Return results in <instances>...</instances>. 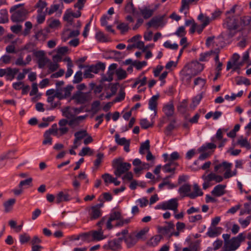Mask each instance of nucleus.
<instances>
[{"instance_id": "obj_12", "label": "nucleus", "mask_w": 251, "mask_h": 251, "mask_svg": "<svg viewBox=\"0 0 251 251\" xmlns=\"http://www.w3.org/2000/svg\"><path fill=\"white\" fill-rule=\"evenodd\" d=\"M163 111L168 118L172 117L175 112V107L172 101H169L163 107Z\"/></svg>"}, {"instance_id": "obj_9", "label": "nucleus", "mask_w": 251, "mask_h": 251, "mask_svg": "<svg viewBox=\"0 0 251 251\" xmlns=\"http://www.w3.org/2000/svg\"><path fill=\"white\" fill-rule=\"evenodd\" d=\"M165 15L157 16L153 17L147 24L148 27H153L157 28L159 26L163 27L166 24L164 20Z\"/></svg>"}, {"instance_id": "obj_7", "label": "nucleus", "mask_w": 251, "mask_h": 251, "mask_svg": "<svg viewBox=\"0 0 251 251\" xmlns=\"http://www.w3.org/2000/svg\"><path fill=\"white\" fill-rule=\"evenodd\" d=\"M178 203L177 199H172L168 201L163 202L161 205H157L156 208H161L163 210H172L176 212Z\"/></svg>"}, {"instance_id": "obj_50", "label": "nucleus", "mask_w": 251, "mask_h": 251, "mask_svg": "<svg viewBox=\"0 0 251 251\" xmlns=\"http://www.w3.org/2000/svg\"><path fill=\"white\" fill-rule=\"evenodd\" d=\"M117 28L120 30L122 34L128 31L129 27L127 24L122 23L117 25Z\"/></svg>"}, {"instance_id": "obj_18", "label": "nucleus", "mask_w": 251, "mask_h": 251, "mask_svg": "<svg viewBox=\"0 0 251 251\" xmlns=\"http://www.w3.org/2000/svg\"><path fill=\"white\" fill-rule=\"evenodd\" d=\"M226 185L219 184L216 186L211 192V194L216 197H220L225 194Z\"/></svg>"}, {"instance_id": "obj_42", "label": "nucleus", "mask_w": 251, "mask_h": 251, "mask_svg": "<svg viewBox=\"0 0 251 251\" xmlns=\"http://www.w3.org/2000/svg\"><path fill=\"white\" fill-rule=\"evenodd\" d=\"M81 240L84 242H89L92 241V237L91 236V232H86L80 234Z\"/></svg>"}, {"instance_id": "obj_55", "label": "nucleus", "mask_w": 251, "mask_h": 251, "mask_svg": "<svg viewBox=\"0 0 251 251\" xmlns=\"http://www.w3.org/2000/svg\"><path fill=\"white\" fill-rule=\"evenodd\" d=\"M170 124L166 127V130L167 131L171 132L175 128V124L176 123V119L173 118L170 120Z\"/></svg>"}, {"instance_id": "obj_46", "label": "nucleus", "mask_w": 251, "mask_h": 251, "mask_svg": "<svg viewBox=\"0 0 251 251\" xmlns=\"http://www.w3.org/2000/svg\"><path fill=\"white\" fill-rule=\"evenodd\" d=\"M251 22V17H243L240 18V25L242 26H245L250 24Z\"/></svg>"}, {"instance_id": "obj_53", "label": "nucleus", "mask_w": 251, "mask_h": 251, "mask_svg": "<svg viewBox=\"0 0 251 251\" xmlns=\"http://www.w3.org/2000/svg\"><path fill=\"white\" fill-rule=\"evenodd\" d=\"M33 55L37 58L38 60L46 56V53L44 50L35 51L33 52Z\"/></svg>"}, {"instance_id": "obj_6", "label": "nucleus", "mask_w": 251, "mask_h": 251, "mask_svg": "<svg viewBox=\"0 0 251 251\" xmlns=\"http://www.w3.org/2000/svg\"><path fill=\"white\" fill-rule=\"evenodd\" d=\"M186 68L187 66L185 67V68ZM187 68L190 69V73L186 74L185 75L188 76L190 75L191 76H189L190 79L192 76L197 75L202 71L203 65L198 61H193L188 65Z\"/></svg>"}, {"instance_id": "obj_64", "label": "nucleus", "mask_w": 251, "mask_h": 251, "mask_svg": "<svg viewBox=\"0 0 251 251\" xmlns=\"http://www.w3.org/2000/svg\"><path fill=\"white\" fill-rule=\"evenodd\" d=\"M250 220H251V217H248L245 220L240 219L239 220V222L243 227H246L250 224Z\"/></svg>"}, {"instance_id": "obj_48", "label": "nucleus", "mask_w": 251, "mask_h": 251, "mask_svg": "<svg viewBox=\"0 0 251 251\" xmlns=\"http://www.w3.org/2000/svg\"><path fill=\"white\" fill-rule=\"evenodd\" d=\"M115 137L116 143L120 145H124L129 141V140H127L124 137L120 138L118 134H116Z\"/></svg>"}, {"instance_id": "obj_30", "label": "nucleus", "mask_w": 251, "mask_h": 251, "mask_svg": "<svg viewBox=\"0 0 251 251\" xmlns=\"http://www.w3.org/2000/svg\"><path fill=\"white\" fill-rule=\"evenodd\" d=\"M93 240H100L104 238L101 230L99 231H93L91 232Z\"/></svg>"}, {"instance_id": "obj_60", "label": "nucleus", "mask_w": 251, "mask_h": 251, "mask_svg": "<svg viewBox=\"0 0 251 251\" xmlns=\"http://www.w3.org/2000/svg\"><path fill=\"white\" fill-rule=\"evenodd\" d=\"M32 181V178L29 177L25 180L20 181L19 184V188H22L24 185H31Z\"/></svg>"}, {"instance_id": "obj_47", "label": "nucleus", "mask_w": 251, "mask_h": 251, "mask_svg": "<svg viewBox=\"0 0 251 251\" xmlns=\"http://www.w3.org/2000/svg\"><path fill=\"white\" fill-rule=\"evenodd\" d=\"M93 153V151L89 147H84L83 148L81 151L79 152L78 155L79 156H83L87 154L92 155Z\"/></svg>"}, {"instance_id": "obj_14", "label": "nucleus", "mask_w": 251, "mask_h": 251, "mask_svg": "<svg viewBox=\"0 0 251 251\" xmlns=\"http://www.w3.org/2000/svg\"><path fill=\"white\" fill-rule=\"evenodd\" d=\"M85 2L86 0H77V2L74 5V7L78 8V10L75 13L72 12H69L72 17H73L77 18L81 16V13L80 10L84 7Z\"/></svg>"}, {"instance_id": "obj_37", "label": "nucleus", "mask_w": 251, "mask_h": 251, "mask_svg": "<svg viewBox=\"0 0 251 251\" xmlns=\"http://www.w3.org/2000/svg\"><path fill=\"white\" fill-rule=\"evenodd\" d=\"M202 98V95L201 94H199L195 97L192 100V103L191 105V107H192L193 108L196 107L199 104Z\"/></svg>"}, {"instance_id": "obj_56", "label": "nucleus", "mask_w": 251, "mask_h": 251, "mask_svg": "<svg viewBox=\"0 0 251 251\" xmlns=\"http://www.w3.org/2000/svg\"><path fill=\"white\" fill-rule=\"evenodd\" d=\"M44 140L43 141V144L47 145L50 144L51 145L52 144V138L50 137V135L48 134L47 133H45L44 134Z\"/></svg>"}, {"instance_id": "obj_27", "label": "nucleus", "mask_w": 251, "mask_h": 251, "mask_svg": "<svg viewBox=\"0 0 251 251\" xmlns=\"http://www.w3.org/2000/svg\"><path fill=\"white\" fill-rule=\"evenodd\" d=\"M91 209V212L90 214L91 220H95L100 217L101 215L100 209H98L94 206H92Z\"/></svg>"}, {"instance_id": "obj_57", "label": "nucleus", "mask_w": 251, "mask_h": 251, "mask_svg": "<svg viewBox=\"0 0 251 251\" xmlns=\"http://www.w3.org/2000/svg\"><path fill=\"white\" fill-rule=\"evenodd\" d=\"M187 106V101L185 100H183L180 105L178 106V110L180 112L183 113L185 111Z\"/></svg>"}, {"instance_id": "obj_3", "label": "nucleus", "mask_w": 251, "mask_h": 251, "mask_svg": "<svg viewBox=\"0 0 251 251\" xmlns=\"http://www.w3.org/2000/svg\"><path fill=\"white\" fill-rule=\"evenodd\" d=\"M245 236L244 234L240 233L237 236L233 237L228 242L226 247H223V251H233L236 250L240 246V243L244 241Z\"/></svg>"}, {"instance_id": "obj_23", "label": "nucleus", "mask_w": 251, "mask_h": 251, "mask_svg": "<svg viewBox=\"0 0 251 251\" xmlns=\"http://www.w3.org/2000/svg\"><path fill=\"white\" fill-rule=\"evenodd\" d=\"M139 9L141 14L145 19H148L151 17L154 12L153 9H149L147 7H145L143 8H140Z\"/></svg>"}, {"instance_id": "obj_39", "label": "nucleus", "mask_w": 251, "mask_h": 251, "mask_svg": "<svg viewBox=\"0 0 251 251\" xmlns=\"http://www.w3.org/2000/svg\"><path fill=\"white\" fill-rule=\"evenodd\" d=\"M206 80L201 77H198L194 81V85L199 88H202L205 84Z\"/></svg>"}, {"instance_id": "obj_62", "label": "nucleus", "mask_w": 251, "mask_h": 251, "mask_svg": "<svg viewBox=\"0 0 251 251\" xmlns=\"http://www.w3.org/2000/svg\"><path fill=\"white\" fill-rule=\"evenodd\" d=\"M163 45L165 48L172 50H177L178 47L177 44L174 43L172 44L169 41L165 42Z\"/></svg>"}, {"instance_id": "obj_51", "label": "nucleus", "mask_w": 251, "mask_h": 251, "mask_svg": "<svg viewBox=\"0 0 251 251\" xmlns=\"http://www.w3.org/2000/svg\"><path fill=\"white\" fill-rule=\"evenodd\" d=\"M140 124L142 128L144 129H147L152 126L146 119H141Z\"/></svg>"}, {"instance_id": "obj_45", "label": "nucleus", "mask_w": 251, "mask_h": 251, "mask_svg": "<svg viewBox=\"0 0 251 251\" xmlns=\"http://www.w3.org/2000/svg\"><path fill=\"white\" fill-rule=\"evenodd\" d=\"M237 144L240 145L242 147H246L248 149H250V144L247 141L246 138L239 139L237 141Z\"/></svg>"}, {"instance_id": "obj_43", "label": "nucleus", "mask_w": 251, "mask_h": 251, "mask_svg": "<svg viewBox=\"0 0 251 251\" xmlns=\"http://www.w3.org/2000/svg\"><path fill=\"white\" fill-rule=\"evenodd\" d=\"M96 38L99 42H106L107 41L106 36L101 31L98 32L96 34Z\"/></svg>"}, {"instance_id": "obj_13", "label": "nucleus", "mask_w": 251, "mask_h": 251, "mask_svg": "<svg viewBox=\"0 0 251 251\" xmlns=\"http://www.w3.org/2000/svg\"><path fill=\"white\" fill-rule=\"evenodd\" d=\"M121 217V213L119 211H113L110 214L109 218L106 223V227L108 229H111L113 226L111 222L113 221L118 220Z\"/></svg>"}, {"instance_id": "obj_20", "label": "nucleus", "mask_w": 251, "mask_h": 251, "mask_svg": "<svg viewBox=\"0 0 251 251\" xmlns=\"http://www.w3.org/2000/svg\"><path fill=\"white\" fill-rule=\"evenodd\" d=\"M222 230V227L211 226L208 228L207 235L210 237H216L221 234Z\"/></svg>"}, {"instance_id": "obj_33", "label": "nucleus", "mask_w": 251, "mask_h": 251, "mask_svg": "<svg viewBox=\"0 0 251 251\" xmlns=\"http://www.w3.org/2000/svg\"><path fill=\"white\" fill-rule=\"evenodd\" d=\"M115 74L117 76L118 80H122L126 78L127 76L126 71L122 68L116 69Z\"/></svg>"}, {"instance_id": "obj_4", "label": "nucleus", "mask_w": 251, "mask_h": 251, "mask_svg": "<svg viewBox=\"0 0 251 251\" xmlns=\"http://www.w3.org/2000/svg\"><path fill=\"white\" fill-rule=\"evenodd\" d=\"M72 99L77 104H84L91 100L92 97L90 92L84 93L77 91L74 94Z\"/></svg>"}, {"instance_id": "obj_17", "label": "nucleus", "mask_w": 251, "mask_h": 251, "mask_svg": "<svg viewBox=\"0 0 251 251\" xmlns=\"http://www.w3.org/2000/svg\"><path fill=\"white\" fill-rule=\"evenodd\" d=\"M124 239L128 248L133 247L138 241L137 238L135 236L134 233L125 237Z\"/></svg>"}, {"instance_id": "obj_8", "label": "nucleus", "mask_w": 251, "mask_h": 251, "mask_svg": "<svg viewBox=\"0 0 251 251\" xmlns=\"http://www.w3.org/2000/svg\"><path fill=\"white\" fill-rule=\"evenodd\" d=\"M73 89L74 87L71 85L67 86L63 89H56L55 96L59 100L67 98L70 96Z\"/></svg>"}, {"instance_id": "obj_63", "label": "nucleus", "mask_w": 251, "mask_h": 251, "mask_svg": "<svg viewBox=\"0 0 251 251\" xmlns=\"http://www.w3.org/2000/svg\"><path fill=\"white\" fill-rule=\"evenodd\" d=\"M148 231V229L144 228L136 233H134L135 236L137 238V240L138 241L139 239H142Z\"/></svg>"}, {"instance_id": "obj_2", "label": "nucleus", "mask_w": 251, "mask_h": 251, "mask_svg": "<svg viewBox=\"0 0 251 251\" xmlns=\"http://www.w3.org/2000/svg\"><path fill=\"white\" fill-rule=\"evenodd\" d=\"M24 5V4H19L18 5L12 6L10 9V12H13L12 14L11 19L14 22H23L26 19V15L27 13V10L22 8L20 10L16 11V10L19 7Z\"/></svg>"}, {"instance_id": "obj_49", "label": "nucleus", "mask_w": 251, "mask_h": 251, "mask_svg": "<svg viewBox=\"0 0 251 251\" xmlns=\"http://www.w3.org/2000/svg\"><path fill=\"white\" fill-rule=\"evenodd\" d=\"M82 73L81 71H79L77 72L75 76L74 79L73 81L74 83H79L82 79Z\"/></svg>"}, {"instance_id": "obj_61", "label": "nucleus", "mask_w": 251, "mask_h": 251, "mask_svg": "<svg viewBox=\"0 0 251 251\" xmlns=\"http://www.w3.org/2000/svg\"><path fill=\"white\" fill-rule=\"evenodd\" d=\"M103 157L104 155L102 153H99L97 154V159L94 161L95 166H99L100 165Z\"/></svg>"}, {"instance_id": "obj_29", "label": "nucleus", "mask_w": 251, "mask_h": 251, "mask_svg": "<svg viewBox=\"0 0 251 251\" xmlns=\"http://www.w3.org/2000/svg\"><path fill=\"white\" fill-rule=\"evenodd\" d=\"M191 191V185L188 184H185L181 186L178 190V192L181 194H184V196L188 197V194H191L190 193Z\"/></svg>"}, {"instance_id": "obj_41", "label": "nucleus", "mask_w": 251, "mask_h": 251, "mask_svg": "<svg viewBox=\"0 0 251 251\" xmlns=\"http://www.w3.org/2000/svg\"><path fill=\"white\" fill-rule=\"evenodd\" d=\"M58 128L56 124L52 125L51 127L45 133H47L48 134H53V135L56 136L58 134Z\"/></svg>"}, {"instance_id": "obj_34", "label": "nucleus", "mask_w": 251, "mask_h": 251, "mask_svg": "<svg viewBox=\"0 0 251 251\" xmlns=\"http://www.w3.org/2000/svg\"><path fill=\"white\" fill-rule=\"evenodd\" d=\"M150 141L147 140L145 142L141 143V146L139 150V152L141 154L145 153L144 150H146L147 152L150 151Z\"/></svg>"}, {"instance_id": "obj_24", "label": "nucleus", "mask_w": 251, "mask_h": 251, "mask_svg": "<svg viewBox=\"0 0 251 251\" xmlns=\"http://www.w3.org/2000/svg\"><path fill=\"white\" fill-rule=\"evenodd\" d=\"M177 165V164L176 162H169L163 167L162 169L165 173H174Z\"/></svg>"}, {"instance_id": "obj_1", "label": "nucleus", "mask_w": 251, "mask_h": 251, "mask_svg": "<svg viewBox=\"0 0 251 251\" xmlns=\"http://www.w3.org/2000/svg\"><path fill=\"white\" fill-rule=\"evenodd\" d=\"M112 167L115 169L114 175L119 177L130 169L131 164L129 163L124 162L123 158L119 157L112 161Z\"/></svg>"}, {"instance_id": "obj_38", "label": "nucleus", "mask_w": 251, "mask_h": 251, "mask_svg": "<svg viewBox=\"0 0 251 251\" xmlns=\"http://www.w3.org/2000/svg\"><path fill=\"white\" fill-rule=\"evenodd\" d=\"M236 83L237 85L244 84L246 85H250L251 84L250 81L249 79L242 76H238L237 77Z\"/></svg>"}, {"instance_id": "obj_10", "label": "nucleus", "mask_w": 251, "mask_h": 251, "mask_svg": "<svg viewBox=\"0 0 251 251\" xmlns=\"http://www.w3.org/2000/svg\"><path fill=\"white\" fill-rule=\"evenodd\" d=\"M117 67V64L113 63L111 64L108 67V70L106 75H102L100 82H103L105 81L110 82L113 78V75L115 73L116 69Z\"/></svg>"}, {"instance_id": "obj_11", "label": "nucleus", "mask_w": 251, "mask_h": 251, "mask_svg": "<svg viewBox=\"0 0 251 251\" xmlns=\"http://www.w3.org/2000/svg\"><path fill=\"white\" fill-rule=\"evenodd\" d=\"M122 239V238H119L118 239L111 240L107 244H105L103 246V248L105 250H116L120 248Z\"/></svg>"}, {"instance_id": "obj_5", "label": "nucleus", "mask_w": 251, "mask_h": 251, "mask_svg": "<svg viewBox=\"0 0 251 251\" xmlns=\"http://www.w3.org/2000/svg\"><path fill=\"white\" fill-rule=\"evenodd\" d=\"M226 25L229 31L228 36L229 38H232L236 32L235 30L240 27L238 24V20L233 17H228L226 19Z\"/></svg>"}, {"instance_id": "obj_26", "label": "nucleus", "mask_w": 251, "mask_h": 251, "mask_svg": "<svg viewBox=\"0 0 251 251\" xmlns=\"http://www.w3.org/2000/svg\"><path fill=\"white\" fill-rule=\"evenodd\" d=\"M16 202L15 199H10L3 202L4 211L6 213L10 212L12 209L13 206Z\"/></svg>"}, {"instance_id": "obj_15", "label": "nucleus", "mask_w": 251, "mask_h": 251, "mask_svg": "<svg viewBox=\"0 0 251 251\" xmlns=\"http://www.w3.org/2000/svg\"><path fill=\"white\" fill-rule=\"evenodd\" d=\"M67 190L59 192L56 196V202L59 203L63 201H68L71 200L70 195L67 193Z\"/></svg>"}, {"instance_id": "obj_16", "label": "nucleus", "mask_w": 251, "mask_h": 251, "mask_svg": "<svg viewBox=\"0 0 251 251\" xmlns=\"http://www.w3.org/2000/svg\"><path fill=\"white\" fill-rule=\"evenodd\" d=\"M201 177L203 180H207L210 182L214 180L216 182H220L223 180V177L222 176L217 175L213 173H211L207 176L203 175Z\"/></svg>"}, {"instance_id": "obj_19", "label": "nucleus", "mask_w": 251, "mask_h": 251, "mask_svg": "<svg viewBox=\"0 0 251 251\" xmlns=\"http://www.w3.org/2000/svg\"><path fill=\"white\" fill-rule=\"evenodd\" d=\"M159 98V95H154L149 100V108L154 111L155 116L157 114V100Z\"/></svg>"}, {"instance_id": "obj_44", "label": "nucleus", "mask_w": 251, "mask_h": 251, "mask_svg": "<svg viewBox=\"0 0 251 251\" xmlns=\"http://www.w3.org/2000/svg\"><path fill=\"white\" fill-rule=\"evenodd\" d=\"M49 62L50 59L46 56H45L39 60H37V64L39 68H43L45 65Z\"/></svg>"}, {"instance_id": "obj_25", "label": "nucleus", "mask_w": 251, "mask_h": 251, "mask_svg": "<svg viewBox=\"0 0 251 251\" xmlns=\"http://www.w3.org/2000/svg\"><path fill=\"white\" fill-rule=\"evenodd\" d=\"M193 187L194 192L193 193H191V194L188 195L189 198L191 199H195L198 196H201L203 195V192L201 191L197 184H194Z\"/></svg>"}, {"instance_id": "obj_59", "label": "nucleus", "mask_w": 251, "mask_h": 251, "mask_svg": "<svg viewBox=\"0 0 251 251\" xmlns=\"http://www.w3.org/2000/svg\"><path fill=\"white\" fill-rule=\"evenodd\" d=\"M49 63V70L50 72L56 71L59 67V65L56 63H52L50 61Z\"/></svg>"}, {"instance_id": "obj_28", "label": "nucleus", "mask_w": 251, "mask_h": 251, "mask_svg": "<svg viewBox=\"0 0 251 251\" xmlns=\"http://www.w3.org/2000/svg\"><path fill=\"white\" fill-rule=\"evenodd\" d=\"M216 147V145L213 143H207L198 149V151L199 152H205L208 150H214Z\"/></svg>"}, {"instance_id": "obj_40", "label": "nucleus", "mask_w": 251, "mask_h": 251, "mask_svg": "<svg viewBox=\"0 0 251 251\" xmlns=\"http://www.w3.org/2000/svg\"><path fill=\"white\" fill-rule=\"evenodd\" d=\"M20 242L22 244L27 243L30 240V237L26 233L21 234L19 236Z\"/></svg>"}, {"instance_id": "obj_36", "label": "nucleus", "mask_w": 251, "mask_h": 251, "mask_svg": "<svg viewBox=\"0 0 251 251\" xmlns=\"http://www.w3.org/2000/svg\"><path fill=\"white\" fill-rule=\"evenodd\" d=\"M0 23H6L8 21L7 11L6 9H2L0 12Z\"/></svg>"}, {"instance_id": "obj_52", "label": "nucleus", "mask_w": 251, "mask_h": 251, "mask_svg": "<svg viewBox=\"0 0 251 251\" xmlns=\"http://www.w3.org/2000/svg\"><path fill=\"white\" fill-rule=\"evenodd\" d=\"M47 3L45 1H38L35 5L36 8H38V12H42L43 9L46 7Z\"/></svg>"}, {"instance_id": "obj_58", "label": "nucleus", "mask_w": 251, "mask_h": 251, "mask_svg": "<svg viewBox=\"0 0 251 251\" xmlns=\"http://www.w3.org/2000/svg\"><path fill=\"white\" fill-rule=\"evenodd\" d=\"M63 115L67 119H72L74 115L69 111V107H67L62 110Z\"/></svg>"}, {"instance_id": "obj_32", "label": "nucleus", "mask_w": 251, "mask_h": 251, "mask_svg": "<svg viewBox=\"0 0 251 251\" xmlns=\"http://www.w3.org/2000/svg\"><path fill=\"white\" fill-rule=\"evenodd\" d=\"M198 19L202 23L201 25L205 26L208 25L210 23V22L211 21L209 17L204 15L202 13H201L199 15Z\"/></svg>"}, {"instance_id": "obj_54", "label": "nucleus", "mask_w": 251, "mask_h": 251, "mask_svg": "<svg viewBox=\"0 0 251 251\" xmlns=\"http://www.w3.org/2000/svg\"><path fill=\"white\" fill-rule=\"evenodd\" d=\"M102 178L103 179L104 182L107 184L108 183H112L114 177L109 174H104L102 176Z\"/></svg>"}, {"instance_id": "obj_31", "label": "nucleus", "mask_w": 251, "mask_h": 251, "mask_svg": "<svg viewBox=\"0 0 251 251\" xmlns=\"http://www.w3.org/2000/svg\"><path fill=\"white\" fill-rule=\"evenodd\" d=\"M74 136L75 140L80 142L81 140L88 136V133L86 130H82L76 132Z\"/></svg>"}, {"instance_id": "obj_35", "label": "nucleus", "mask_w": 251, "mask_h": 251, "mask_svg": "<svg viewBox=\"0 0 251 251\" xmlns=\"http://www.w3.org/2000/svg\"><path fill=\"white\" fill-rule=\"evenodd\" d=\"M16 152V150H11L8 151L6 153L2 154L0 156V167L4 166L5 164L3 163V161L9 158V155L10 153H15Z\"/></svg>"}, {"instance_id": "obj_21", "label": "nucleus", "mask_w": 251, "mask_h": 251, "mask_svg": "<svg viewBox=\"0 0 251 251\" xmlns=\"http://www.w3.org/2000/svg\"><path fill=\"white\" fill-rule=\"evenodd\" d=\"M174 224L171 222H170L168 223L167 226L159 227L158 228V230L160 233L163 234H167L169 233H171L172 230L174 229Z\"/></svg>"}, {"instance_id": "obj_22", "label": "nucleus", "mask_w": 251, "mask_h": 251, "mask_svg": "<svg viewBox=\"0 0 251 251\" xmlns=\"http://www.w3.org/2000/svg\"><path fill=\"white\" fill-rule=\"evenodd\" d=\"M105 68V65L104 63L100 62L96 65H92L88 67V69L91 73L97 74L100 70H104Z\"/></svg>"}]
</instances>
